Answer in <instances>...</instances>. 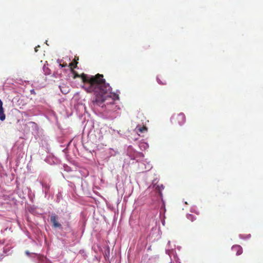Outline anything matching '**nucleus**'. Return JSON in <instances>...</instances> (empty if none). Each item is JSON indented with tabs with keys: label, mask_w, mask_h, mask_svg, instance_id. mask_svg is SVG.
Instances as JSON below:
<instances>
[{
	"label": "nucleus",
	"mask_w": 263,
	"mask_h": 263,
	"mask_svg": "<svg viewBox=\"0 0 263 263\" xmlns=\"http://www.w3.org/2000/svg\"><path fill=\"white\" fill-rule=\"evenodd\" d=\"M80 77L84 83L83 88L87 92H93L96 95L95 98L92 101L93 104L103 107V103L106 101L108 100L106 103V104H113L115 100L119 99L118 95L111 93V87L108 83H106L103 74L98 73L93 76L84 73L80 76L76 73L74 77V78Z\"/></svg>",
	"instance_id": "nucleus-1"
},
{
	"label": "nucleus",
	"mask_w": 263,
	"mask_h": 263,
	"mask_svg": "<svg viewBox=\"0 0 263 263\" xmlns=\"http://www.w3.org/2000/svg\"><path fill=\"white\" fill-rule=\"evenodd\" d=\"M185 116L182 112L173 115L171 119L172 123L175 125L181 126L185 122Z\"/></svg>",
	"instance_id": "nucleus-2"
},
{
	"label": "nucleus",
	"mask_w": 263,
	"mask_h": 263,
	"mask_svg": "<svg viewBox=\"0 0 263 263\" xmlns=\"http://www.w3.org/2000/svg\"><path fill=\"white\" fill-rule=\"evenodd\" d=\"M58 217L55 214H52L50 217V221L51 223L53 224V226L54 228H60L61 227V224L59 223L58 221Z\"/></svg>",
	"instance_id": "nucleus-3"
},
{
	"label": "nucleus",
	"mask_w": 263,
	"mask_h": 263,
	"mask_svg": "<svg viewBox=\"0 0 263 263\" xmlns=\"http://www.w3.org/2000/svg\"><path fill=\"white\" fill-rule=\"evenodd\" d=\"M153 187L155 190L159 194L160 197H162V191L164 189V187L163 184L156 183L154 184Z\"/></svg>",
	"instance_id": "nucleus-4"
},
{
	"label": "nucleus",
	"mask_w": 263,
	"mask_h": 263,
	"mask_svg": "<svg viewBox=\"0 0 263 263\" xmlns=\"http://www.w3.org/2000/svg\"><path fill=\"white\" fill-rule=\"evenodd\" d=\"M232 250L234 252H235L237 255H239L242 253V248L239 245L233 246L232 248Z\"/></svg>",
	"instance_id": "nucleus-5"
},
{
	"label": "nucleus",
	"mask_w": 263,
	"mask_h": 263,
	"mask_svg": "<svg viewBox=\"0 0 263 263\" xmlns=\"http://www.w3.org/2000/svg\"><path fill=\"white\" fill-rule=\"evenodd\" d=\"M135 129L138 133H143L147 132V128L145 126H143L142 127L137 126Z\"/></svg>",
	"instance_id": "nucleus-6"
},
{
	"label": "nucleus",
	"mask_w": 263,
	"mask_h": 263,
	"mask_svg": "<svg viewBox=\"0 0 263 263\" xmlns=\"http://www.w3.org/2000/svg\"><path fill=\"white\" fill-rule=\"evenodd\" d=\"M6 118L5 114H4V108L0 109V120L4 121Z\"/></svg>",
	"instance_id": "nucleus-7"
},
{
	"label": "nucleus",
	"mask_w": 263,
	"mask_h": 263,
	"mask_svg": "<svg viewBox=\"0 0 263 263\" xmlns=\"http://www.w3.org/2000/svg\"><path fill=\"white\" fill-rule=\"evenodd\" d=\"M186 217H187V218L189 220H191V221H194V220H195L196 219V216L192 214H187Z\"/></svg>",
	"instance_id": "nucleus-8"
},
{
	"label": "nucleus",
	"mask_w": 263,
	"mask_h": 263,
	"mask_svg": "<svg viewBox=\"0 0 263 263\" xmlns=\"http://www.w3.org/2000/svg\"><path fill=\"white\" fill-rule=\"evenodd\" d=\"M78 62H74V60L73 62L70 63L69 64V66L71 67V68H76L77 67Z\"/></svg>",
	"instance_id": "nucleus-9"
},
{
	"label": "nucleus",
	"mask_w": 263,
	"mask_h": 263,
	"mask_svg": "<svg viewBox=\"0 0 263 263\" xmlns=\"http://www.w3.org/2000/svg\"><path fill=\"white\" fill-rule=\"evenodd\" d=\"M157 81L160 84H166V82H162L161 81H160V80H159V79L158 78H157Z\"/></svg>",
	"instance_id": "nucleus-10"
},
{
	"label": "nucleus",
	"mask_w": 263,
	"mask_h": 263,
	"mask_svg": "<svg viewBox=\"0 0 263 263\" xmlns=\"http://www.w3.org/2000/svg\"><path fill=\"white\" fill-rule=\"evenodd\" d=\"M66 66H67V64L66 63L60 64V66H61V67H65Z\"/></svg>",
	"instance_id": "nucleus-11"
},
{
	"label": "nucleus",
	"mask_w": 263,
	"mask_h": 263,
	"mask_svg": "<svg viewBox=\"0 0 263 263\" xmlns=\"http://www.w3.org/2000/svg\"><path fill=\"white\" fill-rule=\"evenodd\" d=\"M4 108L3 107V102L1 101V100L0 99V109H3Z\"/></svg>",
	"instance_id": "nucleus-12"
},
{
	"label": "nucleus",
	"mask_w": 263,
	"mask_h": 263,
	"mask_svg": "<svg viewBox=\"0 0 263 263\" xmlns=\"http://www.w3.org/2000/svg\"><path fill=\"white\" fill-rule=\"evenodd\" d=\"M79 60V58H78V57H75V58H74V62H77V60Z\"/></svg>",
	"instance_id": "nucleus-13"
},
{
	"label": "nucleus",
	"mask_w": 263,
	"mask_h": 263,
	"mask_svg": "<svg viewBox=\"0 0 263 263\" xmlns=\"http://www.w3.org/2000/svg\"><path fill=\"white\" fill-rule=\"evenodd\" d=\"M104 257H105V258L106 259V258H107H107L108 257V254H107V253H106V254H105V255H104Z\"/></svg>",
	"instance_id": "nucleus-14"
},
{
	"label": "nucleus",
	"mask_w": 263,
	"mask_h": 263,
	"mask_svg": "<svg viewBox=\"0 0 263 263\" xmlns=\"http://www.w3.org/2000/svg\"><path fill=\"white\" fill-rule=\"evenodd\" d=\"M61 91L64 93H66L67 92V91H63L62 89H61Z\"/></svg>",
	"instance_id": "nucleus-15"
},
{
	"label": "nucleus",
	"mask_w": 263,
	"mask_h": 263,
	"mask_svg": "<svg viewBox=\"0 0 263 263\" xmlns=\"http://www.w3.org/2000/svg\"><path fill=\"white\" fill-rule=\"evenodd\" d=\"M109 250H108V254H109Z\"/></svg>",
	"instance_id": "nucleus-16"
}]
</instances>
